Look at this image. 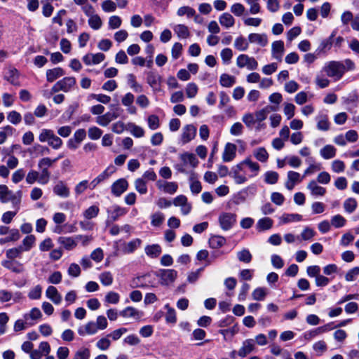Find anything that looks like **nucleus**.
Listing matches in <instances>:
<instances>
[{"mask_svg": "<svg viewBox=\"0 0 359 359\" xmlns=\"http://www.w3.org/2000/svg\"><path fill=\"white\" fill-rule=\"evenodd\" d=\"M302 219V216L299 214H283L280 217V221L283 224H286L293 221H300Z\"/></svg>", "mask_w": 359, "mask_h": 359, "instance_id": "e433bc0d", "label": "nucleus"}, {"mask_svg": "<svg viewBox=\"0 0 359 359\" xmlns=\"http://www.w3.org/2000/svg\"><path fill=\"white\" fill-rule=\"evenodd\" d=\"M118 113L116 111L107 112L97 118V123L102 126H107L111 121L118 118Z\"/></svg>", "mask_w": 359, "mask_h": 359, "instance_id": "a211bd4d", "label": "nucleus"}, {"mask_svg": "<svg viewBox=\"0 0 359 359\" xmlns=\"http://www.w3.org/2000/svg\"><path fill=\"white\" fill-rule=\"evenodd\" d=\"M90 355L88 348H82L76 352L74 359H89Z\"/></svg>", "mask_w": 359, "mask_h": 359, "instance_id": "774afa93", "label": "nucleus"}, {"mask_svg": "<svg viewBox=\"0 0 359 359\" xmlns=\"http://www.w3.org/2000/svg\"><path fill=\"white\" fill-rule=\"evenodd\" d=\"M226 243V238L222 236H212L209 239V244L212 248L217 249Z\"/></svg>", "mask_w": 359, "mask_h": 359, "instance_id": "bb28decb", "label": "nucleus"}, {"mask_svg": "<svg viewBox=\"0 0 359 359\" xmlns=\"http://www.w3.org/2000/svg\"><path fill=\"white\" fill-rule=\"evenodd\" d=\"M335 35L336 32L334 31L327 39L323 40L318 47V50H320V51H324L325 50L330 49L333 43V39L335 36Z\"/></svg>", "mask_w": 359, "mask_h": 359, "instance_id": "c9c22d12", "label": "nucleus"}, {"mask_svg": "<svg viewBox=\"0 0 359 359\" xmlns=\"http://www.w3.org/2000/svg\"><path fill=\"white\" fill-rule=\"evenodd\" d=\"M250 43H256L261 46H265L268 43L267 36L265 34H250L248 36Z\"/></svg>", "mask_w": 359, "mask_h": 359, "instance_id": "412c9836", "label": "nucleus"}, {"mask_svg": "<svg viewBox=\"0 0 359 359\" xmlns=\"http://www.w3.org/2000/svg\"><path fill=\"white\" fill-rule=\"evenodd\" d=\"M15 295H12V293H0V303L4 304L5 302L12 301L13 303L18 302L20 299V293H15Z\"/></svg>", "mask_w": 359, "mask_h": 359, "instance_id": "2f4dec72", "label": "nucleus"}, {"mask_svg": "<svg viewBox=\"0 0 359 359\" xmlns=\"http://www.w3.org/2000/svg\"><path fill=\"white\" fill-rule=\"evenodd\" d=\"M162 78L156 72L150 71L147 73V82L155 91L160 90Z\"/></svg>", "mask_w": 359, "mask_h": 359, "instance_id": "0eeeda50", "label": "nucleus"}, {"mask_svg": "<svg viewBox=\"0 0 359 359\" xmlns=\"http://www.w3.org/2000/svg\"><path fill=\"white\" fill-rule=\"evenodd\" d=\"M273 221L270 217H264L258 220L256 224L259 231H264L272 228Z\"/></svg>", "mask_w": 359, "mask_h": 359, "instance_id": "b1692460", "label": "nucleus"}, {"mask_svg": "<svg viewBox=\"0 0 359 359\" xmlns=\"http://www.w3.org/2000/svg\"><path fill=\"white\" fill-rule=\"evenodd\" d=\"M128 81L130 85V87L137 93H140L142 91V87L141 85L138 84L135 81V76L133 74H129L128 75Z\"/></svg>", "mask_w": 359, "mask_h": 359, "instance_id": "603ef678", "label": "nucleus"}, {"mask_svg": "<svg viewBox=\"0 0 359 359\" xmlns=\"http://www.w3.org/2000/svg\"><path fill=\"white\" fill-rule=\"evenodd\" d=\"M346 219L340 215L332 217L331 224L336 228H340L345 225Z\"/></svg>", "mask_w": 359, "mask_h": 359, "instance_id": "052dcab7", "label": "nucleus"}, {"mask_svg": "<svg viewBox=\"0 0 359 359\" xmlns=\"http://www.w3.org/2000/svg\"><path fill=\"white\" fill-rule=\"evenodd\" d=\"M7 119L13 124L17 125L22 120L20 114L16 111H11L8 116Z\"/></svg>", "mask_w": 359, "mask_h": 359, "instance_id": "bf43d9fd", "label": "nucleus"}, {"mask_svg": "<svg viewBox=\"0 0 359 359\" xmlns=\"http://www.w3.org/2000/svg\"><path fill=\"white\" fill-rule=\"evenodd\" d=\"M264 177V181L266 183L269 184H274L278 182L279 175L275 171H267L265 173Z\"/></svg>", "mask_w": 359, "mask_h": 359, "instance_id": "4c0bfd02", "label": "nucleus"}, {"mask_svg": "<svg viewBox=\"0 0 359 359\" xmlns=\"http://www.w3.org/2000/svg\"><path fill=\"white\" fill-rule=\"evenodd\" d=\"M65 71L60 67H55L46 71V79L48 82H53L57 79L64 76Z\"/></svg>", "mask_w": 359, "mask_h": 359, "instance_id": "aec40b11", "label": "nucleus"}, {"mask_svg": "<svg viewBox=\"0 0 359 359\" xmlns=\"http://www.w3.org/2000/svg\"><path fill=\"white\" fill-rule=\"evenodd\" d=\"M36 241V237L34 235L27 236L22 241L23 251H29L33 247Z\"/></svg>", "mask_w": 359, "mask_h": 359, "instance_id": "58836bf2", "label": "nucleus"}, {"mask_svg": "<svg viewBox=\"0 0 359 359\" xmlns=\"http://www.w3.org/2000/svg\"><path fill=\"white\" fill-rule=\"evenodd\" d=\"M88 133V137L91 140H98L102 135V130L95 126L90 128Z\"/></svg>", "mask_w": 359, "mask_h": 359, "instance_id": "13d9d810", "label": "nucleus"}, {"mask_svg": "<svg viewBox=\"0 0 359 359\" xmlns=\"http://www.w3.org/2000/svg\"><path fill=\"white\" fill-rule=\"evenodd\" d=\"M181 160L184 162V163H189L192 167H196L198 161L196 158V156L191 153H184L182 154L180 156Z\"/></svg>", "mask_w": 359, "mask_h": 359, "instance_id": "473e14b6", "label": "nucleus"}, {"mask_svg": "<svg viewBox=\"0 0 359 359\" xmlns=\"http://www.w3.org/2000/svg\"><path fill=\"white\" fill-rule=\"evenodd\" d=\"M164 220V216L161 212H156L151 215V224L154 226H160Z\"/></svg>", "mask_w": 359, "mask_h": 359, "instance_id": "680f3d73", "label": "nucleus"}, {"mask_svg": "<svg viewBox=\"0 0 359 359\" xmlns=\"http://www.w3.org/2000/svg\"><path fill=\"white\" fill-rule=\"evenodd\" d=\"M156 186L159 189H162L165 193L173 194L178 188V185L175 182H166L158 180L156 182Z\"/></svg>", "mask_w": 359, "mask_h": 359, "instance_id": "ddd939ff", "label": "nucleus"}, {"mask_svg": "<svg viewBox=\"0 0 359 359\" xmlns=\"http://www.w3.org/2000/svg\"><path fill=\"white\" fill-rule=\"evenodd\" d=\"M130 132L135 137H142L144 135V130L142 128L135 123L129 124Z\"/></svg>", "mask_w": 359, "mask_h": 359, "instance_id": "5fc2aeb1", "label": "nucleus"}, {"mask_svg": "<svg viewBox=\"0 0 359 359\" xmlns=\"http://www.w3.org/2000/svg\"><path fill=\"white\" fill-rule=\"evenodd\" d=\"M255 157L261 162H266L269 158V154L264 147H259L254 151Z\"/></svg>", "mask_w": 359, "mask_h": 359, "instance_id": "ea45409f", "label": "nucleus"}, {"mask_svg": "<svg viewBox=\"0 0 359 359\" xmlns=\"http://www.w3.org/2000/svg\"><path fill=\"white\" fill-rule=\"evenodd\" d=\"M198 92V87L194 83H189L186 88V93L188 97H194Z\"/></svg>", "mask_w": 359, "mask_h": 359, "instance_id": "e2e57ef3", "label": "nucleus"}, {"mask_svg": "<svg viewBox=\"0 0 359 359\" xmlns=\"http://www.w3.org/2000/svg\"><path fill=\"white\" fill-rule=\"evenodd\" d=\"M324 71L328 76L339 80L345 73V65L341 62L331 61L325 66Z\"/></svg>", "mask_w": 359, "mask_h": 359, "instance_id": "7ed1b4c3", "label": "nucleus"}, {"mask_svg": "<svg viewBox=\"0 0 359 359\" xmlns=\"http://www.w3.org/2000/svg\"><path fill=\"white\" fill-rule=\"evenodd\" d=\"M219 23L226 27H231L233 26L235 20L233 17L229 13H224L219 17Z\"/></svg>", "mask_w": 359, "mask_h": 359, "instance_id": "c756f323", "label": "nucleus"}, {"mask_svg": "<svg viewBox=\"0 0 359 359\" xmlns=\"http://www.w3.org/2000/svg\"><path fill=\"white\" fill-rule=\"evenodd\" d=\"M357 201L353 198H348L344 201V210L348 212L352 213L357 208Z\"/></svg>", "mask_w": 359, "mask_h": 359, "instance_id": "79ce46f5", "label": "nucleus"}, {"mask_svg": "<svg viewBox=\"0 0 359 359\" xmlns=\"http://www.w3.org/2000/svg\"><path fill=\"white\" fill-rule=\"evenodd\" d=\"M88 24L93 29H99L102 26V20L98 15H93L88 19Z\"/></svg>", "mask_w": 359, "mask_h": 359, "instance_id": "a18cd8bd", "label": "nucleus"}, {"mask_svg": "<svg viewBox=\"0 0 359 359\" xmlns=\"http://www.w3.org/2000/svg\"><path fill=\"white\" fill-rule=\"evenodd\" d=\"M313 196H324L326 193L325 188L318 186L315 180H311L307 186Z\"/></svg>", "mask_w": 359, "mask_h": 359, "instance_id": "393cba45", "label": "nucleus"}, {"mask_svg": "<svg viewBox=\"0 0 359 359\" xmlns=\"http://www.w3.org/2000/svg\"><path fill=\"white\" fill-rule=\"evenodd\" d=\"M1 265L4 268L16 273H20L23 271L22 264L19 262H14L13 260H4L1 262Z\"/></svg>", "mask_w": 359, "mask_h": 359, "instance_id": "6ab92c4d", "label": "nucleus"}, {"mask_svg": "<svg viewBox=\"0 0 359 359\" xmlns=\"http://www.w3.org/2000/svg\"><path fill=\"white\" fill-rule=\"evenodd\" d=\"M272 56L278 61L282 60L284 52V43L283 41H276L272 43Z\"/></svg>", "mask_w": 359, "mask_h": 359, "instance_id": "f3484780", "label": "nucleus"}, {"mask_svg": "<svg viewBox=\"0 0 359 359\" xmlns=\"http://www.w3.org/2000/svg\"><path fill=\"white\" fill-rule=\"evenodd\" d=\"M255 341L252 339H246L243 342V345L238 351V355L244 358L255 349Z\"/></svg>", "mask_w": 359, "mask_h": 359, "instance_id": "2eb2a0df", "label": "nucleus"}, {"mask_svg": "<svg viewBox=\"0 0 359 359\" xmlns=\"http://www.w3.org/2000/svg\"><path fill=\"white\" fill-rule=\"evenodd\" d=\"M76 79L73 76L65 77L56 82L52 87L50 94L56 93L59 91L69 92L76 85Z\"/></svg>", "mask_w": 359, "mask_h": 359, "instance_id": "20e7f679", "label": "nucleus"}, {"mask_svg": "<svg viewBox=\"0 0 359 359\" xmlns=\"http://www.w3.org/2000/svg\"><path fill=\"white\" fill-rule=\"evenodd\" d=\"M165 307L168 309L165 315L166 322L168 323H175L177 318L175 310L171 309L168 304H166Z\"/></svg>", "mask_w": 359, "mask_h": 359, "instance_id": "6e6d98bb", "label": "nucleus"}, {"mask_svg": "<svg viewBox=\"0 0 359 359\" xmlns=\"http://www.w3.org/2000/svg\"><path fill=\"white\" fill-rule=\"evenodd\" d=\"M53 192L56 195L62 197L67 198L69 196V189L66 186V184L62 182H58L53 187Z\"/></svg>", "mask_w": 359, "mask_h": 359, "instance_id": "4be33fe9", "label": "nucleus"}, {"mask_svg": "<svg viewBox=\"0 0 359 359\" xmlns=\"http://www.w3.org/2000/svg\"><path fill=\"white\" fill-rule=\"evenodd\" d=\"M145 252L148 256L156 258L161 253V248L158 244L147 245L145 248Z\"/></svg>", "mask_w": 359, "mask_h": 359, "instance_id": "7c9ffc66", "label": "nucleus"}, {"mask_svg": "<svg viewBox=\"0 0 359 359\" xmlns=\"http://www.w3.org/2000/svg\"><path fill=\"white\" fill-rule=\"evenodd\" d=\"M8 191L10 194L6 193L3 195L7 199L6 203H8V201H11L13 208H15L17 209V210H18L20 208V204L21 202V198H22V191L19 190L15 194H13V191H11V190H9L8 189Z\"/></svg>", "mask_w": 359, "mask_h": 359, "instance_id": "4468645a", "label": "nucleus"}, {"mask_svg": "<svg viewBox=\"0 0 359 359\" xmlns=\"http://www.w3.org/2000/svg\"><path fill=\"white\" fill-rule=\"evenodd\" d=\"M236 65L239 68L246 67L249 70L257 69L258 67V63L256 60L245 54H241L237 57Z\"/></svg>", "mask_w": 359, "mask_h": 359, "instance_id": "423d86ee", "label": "nucleus"}, {"mask_svg": "<svg viewBox=\"0 0 359 359\" xmlns=\"http://www.w3.org/2000/svg\"><path fill=\"white\" fill-rule=\"evenodd\" d=\"M114 172L113 167H108L90 183V189H94L100 183L108 179Z\"/></svg>", "mask_w": 359, "mask_h": 359, "instance_id": "f8f14e48", "label": "nucleus"}, {"mask_svg": "<svg viewBox=\"0 0 359 359\" xmlns=\"http://www.w3.org/2000/svg\"><path fill=\"white\" fill-rule=\"evenodd\" d=\"M219 83L221 86L229 88L236 83V78L227 74H222L220 76Z\"/></svg>", "mask_w": 359, "mask_h": 359, "instance_id": "72a5a7b5", "label": "nucleus"}, {"mask_svg": "<svg viewBox=\"0 0 359 359\" xmlns=\"http://www.w3.org/2000/svg\"><path fill=\"white\" fill-rule=\"evenodd\" d=\"M332 169L334 172H342L344 171L345 164L342 161L335 160L332 163Z\"/></svg>", "mask_w": 359, "mask_h": 359, "instance_id": "338daca9", "label": "nucleus"}, {"mask_svg": "<svg viewBox=\"0 0 359 359\" xmlns=\"http://www.w3.org/2000/svg\"><path fill=\"white\" fill-rule=\"evenodd\" d=\"M128 183L126 180L121 178L114 182L111 185V193L116 196H120L128 189Z\"/></svg>", "mask_w": 359, "mask_h": 359, "instance_id": "9d476101", "label": "nucleus"}, {"mask_svg": "<svg viewBox=\"0 0 359 359\" xmlns=\"http://www.w3.org/2000/svg\"><path fill=\"white\" fill-rule=\"evenodd\" d=\"M41 142H47L54 149H58L62 145V140L57 136L53 130L50 129H42L39 136Z\"/></svg>", "mask_w": 359, "mask_h": 359, "instance_id": "f03ea898", "label": "nucleus"}, {"mask_svg": "<svg viewBox=\"0 0 359 359\" xmlns=\"http://www.w3.org/2000/svg\"><path fill=\"white\" fill-rule=\"evenodd\" d=\"M177 13L179 16L186 15L188 18H191L196 15V11L189 6H182L178 9Z\"/></svg>", "mask_w": 359, "mask_h": 359, "instance_id": "de8ad7c7", "label": "nucleus"}, {"mask_svg": "<svg viewBox=\"0 0 359 359\" xmlns=\"http://www.w3.org/2000/svg\"><path fill=\"white\" fill-rule=\"evenodd\" d=\"M58 242L67 250H72L76 246L75 240L72 237H60L58 238Z\"/></svg>", "mask_w": 359, "mask_h": 359, "instance_id": "c85d7f7f", "label": "nucleus"}, {"mask_svg": "<svg viewBox=\"0 0 359 359\" xmlns=\"http://www.w3.org/2000/svg\"><path fill=\"white\" fill-rule=\"evenodd\" d=\"M320 154L323 158L330 159L335 156L336 149L332 145L327 144L320 149Z\"/></svg>", "mask_w": 359, "mask_h": 359, "instance_id": "a878e982", "label": "nucleus"}, {"mask_svg": "<svg viewBox=\"0 0 359 359\" xmlns=\"http://www.w3.org/2000/svg\"><path fill=\"white\" fill-rule=\"evenodd\" d=\"M100 282L104 285H109L112 283L113 277L110 272H104L100 275Z\"/></svg>", "mask_w": 359, "mask_h": 359, "instance_id": "69168bd1", "label": "nucleus"}, {"mask_svg": "<svg viewBox=\"0 0 359 359\" xmlns=\"http://www.w3.org/2000/svg\"><path fill=\"white\" fill-rule=\"evenodd\" d=\"M18 78V72L16 69H10L5 75V79L13 85H16Z\"/></svg>", "mask_w": 359, "mask_h": 359, "instance_id": "a19ab883", "label": "nucleus"}, {"mask_svg": "<svg viewBox=\"0 0 359 359\" xmlns=\"http://www.w3.org/2000/svg\"><path fill=\"white\" fill-rule=\"evenodd\" d=\"M175 32L181 38H187L189 35V29L187 26L184 25H177L174 28Z\"/></svg>", "mask_w": 359, "mask_h": 359, "instance_id": "3c124183", "label": "nucleus"}, {"mask_svg": "<svg viewBox=\"0 0 359 359\" xmlns=\"http://www.w3.org/2000/svg\"><path fill=\"white\" fill-rule=\"evenodd\" d=\"M22 252H24L22 246H18L7 250L6 255L9 260H13L15 258L20 257Z\"/></svg>", "mask_w": 359, "mask_h": 359, "instance_id": "f704fd0d", "label": "nucleus"}, {"mask_svg": "<svg viewBox=\"0 0 359 359\" xmlns=\"http://www.w3.org/2000/svg\"><path fill=\"white\" fill-rule=\"evenodd\" d=\"M218 220L220 227L224 231H228L236 224V215L231 212H222L219 215Z\"/></svg>", "mask_w": 359, "mask_h": 359, "instance_id": "39448f33", "label": "nucleus"}, {"mask_svg": "<svg viewBox=\"0 0 359 359\" xmlns=\"http://www.w3.org/2000/svg\"><path fill=\"white\" fill-rule=\"evenodd\" d=\"M52 166L50 158L45 157L39 160L38 163V168L41 170V172L34 170H31L26 176V182L29 184H33L38 182L41 184H46L50 177V172L48 171V168Z\"/></svg>", "mask_w": 359, "mask_h": 359, "instance_id": "f257e3e1", "label": "nucleus"}, {"mask_svg": "<svg viewBox=\"0 0 359 359\" xmlns=\"http://www.w3.org/2000/svg\"><path fill=\"white\" fill-rule=\"evenodd\" d=\"M196 135V128L192 125L189 124L184 127L183 132L182 134V143L187 144L192 140Z\"/></svg>", "mask_w": 359, "mask_h": 359, "instance_id": "9b49d317", "label": "nucleus"}, {"mask_svg": "<svg viewBox=\"0 0 359 359\" xmlns=\"http://www.w3.org/2000/svg\"><path fill=\"white\" fill-rule=\"evenodd\" d=\"M107 212L109 214V219L107 222H116L118 217L125 215L127 213V210L125 208L114 205L111 207V210H107Z\"/></svg>", "mask_w": 359, "mask_h": 359, "instance_id": "1a4fd4ad", "label": "nucleus"}, {"mask_svg": "<svg viewBox=\"0 0 359 359\" xmlns=\"http://www.w3.org/2000/svg\"><path fill=\"white\" fill-rule=\"evenodd\" d=\"M277 109V107L275 106H266L264 109L259 110L255 112V121L258 122H262L265 120L267 117L268 114L271 111H276Z\"/></svg>", "mask_w": 359, "mask_h": 359, "instance_id": "5701e85b", "label": "nucleus"}, {"mask_svg": "<svg viewBox=\"0 0 359 359\" xmlns=\"http://www.w3.org/2000/svg\"><path fill=\"white\" fill-rule=\"evenodd\" d=\"M237 257L239 261L244 263H249L252 260V255L248 250L244 249L237 253Z\"/></svg>", "mask_w": 359, "mask_h": 359, "instance_id": "49530a36", "label": "nucleus"}, {"mask_svg": "<svg viewBox=\"0 0 359 359\" xmlns=\"http://www.w3.org/2000/svg\"><path fill=\"white\" fill-rule=\"evenodd\" d=\"M317 128L320 130L327 131L330 128V123L326 116H321L318 121Z\"/></svg>", "mask_w": 359, "mask_h": 359, "instance_id": "864d4df0", "label": "nucleus"}, {"mask_svg": "<svg viewBox=\"0 0 359 359\" xmlns=\"http://www.w3.org/2000/svg\"><path fill=\"white\" fill-rule=\"evenodd\" d=\"M234 46L237 50L240 51H245L248 48V42L244 37L239 36L236 39Z\"/></svg>", "mask_w": 359, "mask_h": 359, "instance_id": "37998d69", "label": "nucleus"}, {"mask_svg": "<svg viewBox=\"0 0 359 359\" xmlns=\"http://www.w3.org/2000/svg\"><path fill=\"white\" fill-rule=\"evenodd\" d=\"M148 122V126L151 130H156L158 128L160 123H159V118L156 115H150L148 116L147 118Z\"/></svg>", "mask_w": 359, "mask_h": 359, "instance_id": "4d7b16f0", "label": "nucleus"}, {"mask_svg": "<svg viewBox=\"0 0 359 359\" xmlns=\"http://www.w3.org/2000/svg\"><path fill=\"white\" fill-rule=\"evenodd\" d=\"M177 275V272L174 269H162L159 271L161 283L169 285L174 282Z\"/></svg>", "mask_w": 359, "mask_h": 359, "instance_id": "6e6552de", "label": "nucleus"}, {"mask_svg": "<svg viewBox=\"0 0 359 359\" xmlns=\"http://www.w3.org/2000/svg\"><path fill=\"white\" fill-rule=\"evenodd\" d=\"M141 244V240L139 238L134 239L128 242L125 246V252L131 253L134 252Z\"/></svg>", "mask_w": 359, "mask_h": 359, "instance_id": "8fccbe9b", "label": "nucleus"}, {"mask_svg": "<svg viewBox=\"0 0 359 359\" xmlns=\"http://www.w3.org/2000/svg\"><path fill=\"white\" fill-rule=\"evenodd\" d=\"M236 147L232 143H227L224 147L222 159L224 162L231 161L236 156Z\"/></svg>", "mask_w": 359, "mask_h": 359, "instance_id": "dca6fc26", "label": "nucleus"}, {"mask_svg": "<svg viewBox=\"0 0 359 359\" xmlns=\"http://www.w3.org/2000/svg\"><path fill=\"white\" fill-rule=\"evenodd\" d=\"M10 235L5 238H0V244L4 245L8 242H15L20 239V234L19 230L17 229H13L10 231Z\"/></svg>", "mask_w": 359, "mask_h": 359, "instance_id": "cd10ccee", "label": "nucleus"}, {"mask_svg": "<svg viewBox=\"0 0 359 359\" xmlns=\"http://www.w3.org/2000/svg\"><path fill=\"white\" fill-rule=\"evenodd\" d=\"M359 275V267L355 266L350 269L345 276V279L347 281L354 280Z\"/></svg>", "mask_w": 359, "mask_h": 359, "instance_id": "0e129e2a", "label": "nucleus"}, {"mask_svg": "<svg viewBox=\"0 0 359 359\" xmlns=\"http://www.w3.org/2000/svg\"><path fill=\"white\" fill-rule=\"evenodd\" d=\"M100 209L96 205H91L83 212V216L87 219L95 218L97 216Z\"/></svg>", "mask_w": 359, "mask_h": 359, "instance_id": "c03bdc74", "label": "nucleus"}, {"mask_svg": "<svg viewBox=\"0 0 359 359\" xmlns=\"http://www.w3.org/2000/svg\"><path fill=\"white\" fill-rule=\"evenodd\" d=\"M135 186L136 190L140 194H145L147 192V187L146 184V182L142 179L138 178L135 182Z\"/></svg>", "mask_w": 359, "mask_h": 359, "instance_id": "09e8293b", "label": "nucleus"}]
</instances>
